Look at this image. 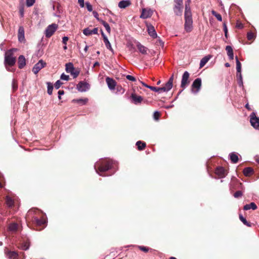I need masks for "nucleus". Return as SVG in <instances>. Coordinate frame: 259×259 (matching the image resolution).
<instances>
[{"label": "nucleus", "mask_w": 259, "mask_h": 259, "mask_svg": "<svg viewBox=\"0 0 259 259\" xmlns=\"http://www.w3.org/2000/svg\"><path fill=\"white\" fill-rule=\"evenodd\" d=\"M148 34L153 38H156L157 35L154 27L151 25H147Z\"/></svg>", "instance_id": "nucleus-14"}, {"label": "nucleus", "mask_w": 259, "mask_h": 259, "mask_svg": "<svg viewBox=\"0 0 259 259\" xmlns=\"http://www.w3.org/2000/svg\"><path fill=\"white\" fill-rule=\"evenodd\" d=\"M174 80V75L169 78L168 81L165 84V85L161 88L162 92H167L169 91L172 87V82Z\"/></svg>", "instance_id": "nucleus-7"}, {"label": "nucleus", "mask_w": 259, "mask_h": 259, "mask_svg": "<svg viewBox=\"0 0 259 259\" xmlns=\"http://www.w3.org/2000/svg\"><path fill=\"white\" fill-rule=\"evenodd\" d=\"M192 18L191 12L190 7V3L186 2L185 3V18Z\"/></svg>", "instance_id": "nucleus-15"}, {"label": "nucleus", "mask_w": 259, "mask_h": 259, "mask_svg": "<svg viewBox=\"0 0 259 259\" xmlns=\"http://www.w3.org/2000/svg\"><path fill=\"white\" fill-rule=\"evenodd\" d=\"M18 225L16 223H12L11 224L9 227V229L10 231L14 232L17 230Z\"/></svg>", "instance_id": "nucleus-34"}, {"label": "nucleus", "mask_w": 259, "mask_h": 259, "mask_svg": "<svg viewBox=\"0 0 259 259\" xmlns=\"http://www.w3.org/2000/svg\"><path fill=\"white\" fill-rule=\"evenodd\" d=\"M47 85H48V93L51 95L52 94V92H53V85L50 82H48L47 83Z\"/></svg>", "instance_id": "nucleus-39"}, {"label": "nucleus", "mask_w": 259, "mask_h": 259, "mask_svg": "<svg viewBox=\"0 0 259 259\" xmlns=\"http://www.w3.org/2000/svg\"><path fill=\"white\" fill-rule=\"evenodd\" d=\"M112 164L113 162L111 160L102 159L95 164L94 168L97 173L101 176L104 177L106 175H103L102 173L111 168Z\"/></svg>", "instance_id": "nucleus-1"}, {"label": "nucleus", "mask_w": 259, "mask_h": 259, "mask_svg": "<svg viewBox=\"0 0 259 259\" xmlns=\"http://www.w3.org/2000/svg\"><path fill=\"white\" fill-rule=\"evenodd\" d=\"M257 208L256 205L254 202H251L250 204H246L244 205L243 209L245 210H249L250 209H252L253 210H255Z\"/></svg>", "instance_id": "nucleus-22"}, {"label": "nucleus", "mask_w": 259, "mask_h": 259, "mask_svg": "<svg viewBox=\"0 0 259 259\" xmlns=\"http://www.w3.org/2000/svg\"><path fill=\"white\" fill-rule=\"evenodd\" d=\"M92 30L90 29L89 28H85L83 30V33L86 36H90L92 35Z\"/></svg>", "instance_id": "nucleus-40"}, {"label": "nucleus", "mask_w": 259, "mask_h": 259, "mask_svg": "<svg viewBox=\"0 0 259 259\" xmlns=\"http://www.w3.org/2000/svg\"><path fill=\"white\" fill-rule=\"evenodd\" d=\"M78 3L80 7L83 8L84 6V0H78Z\"/></svg>", "instance_id": "nucleus-58"}, {"label": "nucleus", "mask_w": 259, "mask_h": 259, "mask_svg": "<svg viewBox=\"0 0 259 259\" xmlns=\"http://www.w3.org/2000/svg\"><path fill=\"white\" fill-rule=\"evenodd\" d=\"M58 98L59 99H61V96L63 95L64 94V92L63 90H59L58 91Z\"/></svg>", "instance_id": "nucleus-59"}, {"label": "nucleus", "mask_w": 259, "mask_h": 259, "mask_svg": "<svg viewBox=\"0 0 259 259\" xmlns=\"http://www.w3.org/2000/svg\"><path fill=\"white\" fill-rule=\"evenodd\" d=\"M18 66L19 68H23L26 64V60L24 56L20 55L18 58Z\"/></svg>", "instance_id": "nucleus-18"}, {"label": "nucleus", "mask_w": 259, "mask_h": 259, "mask_svg": "<svg viewBox=\"0 0 259 259\" xmlns=\"http://www.w3.org/2000/svg\"><path fill=\"white\" fill-rule=\"evenodd\" d=\"M35 3V0H26V5L27 7L32 6Z\"/></svg>", "instance_id": "nucleus-46"}, {"label": "nucleus", "mask_w": 259, "mask_h": 259, "mask_svg": "<svg viewBox=\"0 0 259 259\" xmlns=\"http://www.w3.org/2000/svg\"><path fill=\"white\" fill-rule=\"evenodd\" d=\"M18 37L20 41H22L24 39V29L22 26L19 28Z\"/></svg>", "instance_id": "nucleus-19"}, {"label": "nucleus", "mask_w": 259, "mask_h": 259, "mask_svg": "<svg viewBox=\"0 0 259 259\" xmlns=\"http://www.w3.org/2000/svg\"><path fill=\"white\" fill-rule=\"evenodd\" d=\"M98 28H95L92 30V34H98Z\"/></svg>", "instance_id": "nucleus-60"}, {"label": "nucleus", "mask_w": 259, "mask_h": 259, "mask_svg": "<svg viewBox=\"0 0 259 259\" xmlns=\"http://www.w3.org/2000/svg\"><path fill=\"white\" fill-rule=\"evenodd\" d=\"M237 77L238 79H243L241 72H237Z\"/></svg>", "instance_id": "nucleus-61"}, {"label": "nucleus", "mask_w": 259, "mask_h": 259, "mask_svg": "<svg viewBox=\"0 0 259 259\" xmlns=\"http://www.w3.org/2000/svg\"><path fill=\"white\" fill-rule=\"evenodd\" d=\"M88 101V98L73 100V102H76L81 105H85Z\"/></svg>", "instance_id": "nucleus-30"}, {"label": "nucleus", "mask_w": 259, "mask_h": 259, "mask_svg": "<svg viewBox=\"0 0 259 259\" xmlns=\"http://www.w3.org/2000/svg\"><path fill=\"white\" fill-rule=\"evenodd\" d=\"M117 93H119L120 94H123L124 92V90L121 87H117L116 88Z\"/></svg>", "instance_id": "nucleus-48"}, {"label": "nucleus", "mask_w": 259, "mask_h": 259, "mask_svg": "<svg viewBox=\"0 0 259 259\" xmlns=\"http://www.w3.org/2000/svg\"><path fill=\"white\" fill-rule=\"evenodd\" d=\"M229 156L230 159L233 163H236L237 162L238 160V157L237 154L234 152H232L230 154Z\"/></svg>", "instance_id": "nucleus-24"}, {"label": "nucleus", "mask_w": 259, "mask_h": 259, "mask_svg": "<svg viewBox=\"0 0 259 259\" xmlns=\"http://www.w3.org/2000/svg\"><path fill=\"white\" fill-rule=\"evenodd\" d=\"M6 204L9 207L13 206L14 203V200L12 199L10 196H7L6 197Z\"/></svg>", "instance_id": "nucleus-27"}, {"label": "nucleus", "mask_w": 259, "mask_h": 259, "mask_svg": "<svg viewBox=\"0 0 259 259\" xmlns=\"http://www.w3.org/2000/svg\"><path fill=\"white\" fill-rule=\"evenodd\" d=\"M239 219L244 225H245L247 226H250V224L246 220V219L244 218H243V217L242 215H241V214L239 215Z\"/></svg>", "instance_id": "nucleus-41"}, {"label": "nucleus", "mask_w": 259, "mask_h": 259, "mask_svg": "<svg viewBox=\"0 0 259 259\" xmlns=\"http://www.w3.org/2000/svg\"><path fill=\"white\" fill-rule=\"evenodd\" d=\"M185 29L186 31L190 32L191 31L192 28V18H185Z\"/></svg>", "instance_id": "nucleus-11"}, {"label": "nucleus", "mask_w": 259, "mask_h": 259, "mask_svg": "<svg viewBox=\"0 0 259 259\" xmlns=\"http://www.w3.org/2000/svg\"><path fill=\"white\" fill-rule=\"evenodd\" d=\"M85 4H86V6H87V8L89 12L92 11V10H93L92 6L89 2H87L85 3Z\"/></svg>", "instance_id": "nucleus-52"}, {"label": "nucleus", "mask_w": 259, "mask_h": 259, "mask_svg": "<svg viewBox=\"0 0 259 259\" xmlns=\"http://www.w3.org/2000/svg\"><path fill=\"white\" fill-rule=\"evenodd\" d=\"M89 84L84 82L80 81L77 85V90L81 92H86L89 89Z\"/></svg>", "instance_id": "nucleus-9"}, {"label": "nucleus", "mask_w": 259, "mask_h": 259, "mask_svg": "<svg viewBox=\"0 0 259 259\" xmlns=\"http://www.w3.org/2000/svg\"><path fill=\"white\" fill-rule=\"evenodd\" d=\"M247 39L248 40H251V39H253L254 38V34L251 32H249L247 33Z\"/></svg>", "instance_id": "nucleus-44"}, {"label": "nucleus", "mask_w": 259, "mask_h": 259, "mask_svg": "<svg viewBox=\"0 0 259 259\" xmlns=\"http://www.w3.org/2000/svg\"><path fill=\"white\" fill-rule=\"evenodd\" d=\"M7 256L10 259H17L18 255L15 251H9Z\"/></svg>", "instance_id": "nucleus-26"}, {"label": "nucleus", "mask_w": 259, "mask_h": 259, "mask_svg": "<svg viewBox=\"0 0 259 259\" xmlns=\"http://www.w3.org/2000/svg\"><path fill=\"white\" fill-rule=\"evenodd\" d=\"M131 98L134 104H137L141 103L143 100V98L140 96H137L135 94H132L131 95Z\"/></svg>", "instance_id": "nucleus-17"}, {"label": "nucleus", "mask_w": 259, "mask_h": 259, "mask_svg": "<svg viewBox=\"0 0 259 259\" xmlns=\"http://www.w3.org/2000/svg\"><path fill=\"white\" fill-rule=\"evenodd\" d=\"M106 81L108 87L110 90H113L115 89L116 83L113 79L108 77L106 78Z\"/></svg>", "instance_id": "nucleus-13"}, {"label": "nucleus", "mask_w": 259, "mask_h": 259, "mask_svg": "<svg viewBox=\"0 0 259 259\" xmlns=\"http://www.w3.org/2000/svg\"><path fill=\"white\" fill-rule=\"evenodd\" d=\"M136 145L138 146V148L139 150H142L146 147V143L139 141L136 143Z\"/></svg>", "instance_id": "nucleus-31"}, {"label": "nucleus", "mask_w": 259, "mask_h": 259, "mask_svg": "<svg viewBox=\"0 0 259 259\" xmlns=\"http://www.w3.org/2000/svg\"><path fill=\"white\" fill-rule=\"evenodd\" d=\"M68 40V37L67 36H64L62 38V42L65 45H67V42Z\"/></svg>", "instance_id": "nucleus-53"}, {"label": "nucleus", "mask_w": 259, "mask_h": 259, "mask_svg": "<svg viewBox=\"0 0 259 259\" xmlns=\"http://www.w3.org/2000/svg\"><path fill=\"white\" fill-rule=\"evenodd\" d=\"M100 22L102 23V24L104 26L108 33H110L111 32V29L109 25L106 22L103 20H101Z\"/></svg>", "instance_id": "nucleus-32"}, {"label": "nucleus", "mask_w": 259, "mask_h": 259, "mask_svg": "<svg viewBox=\"0 0 259 259\" xmlns=\"http://www.w3.org/2000/svg\"><path fill=\"white\" fill-rule=\"evenodd\" d=\"M215 174L220 178L225 177L226 175L225 169L222 167H218L215 169Z\"/></svg>", "instance_id": "nucleus-16"}, {"label": "nucleus", "mask_w": 259, "mask_h": 259, "mask_svg": "<svg viewBox=\"0 0 259 259\" xmlns=\"http://www.w3.org/2000/svg\"><path fill=\"white\" fill-rule=\"evenodd\" d=\"M139 82L142 84V85H143L144 87H145L147 88H149L150 89V85H147V84H146L145 83H144V82L143 81H141L140 80H139Z\"/></svg>", "instance_id": "nucleus-63"}, {"label": "nucleus", "mask_w": 259, "mask_h": 259, "mask_svg": "<svg viewBox=\"0 0 259 259\" xmlns=\"http://www.w3.org/2000/svg\"><path fill=\"white\" fill-rule=\"evenodd\" d=\"M174 12L177 16H181L183 10V0H174Z\"/></svg>", "instance_id": "nucleus-3"}, {"label": "nucleus", "mask_w": 259, "mask_h": 259, "mask_svg": "<svg viewBox=\"0 0 259 259\" xmlns=\"http://www.w3.org/2000/svg\"><path fill=\"white\" fill-rule=\"evenodd\" d=\"M137 46L140 53L143 54H146L147 53V49L145 47L140 43H138Z\"/></svg>", "instance_id": "nucleus-25"}, {"label": "nucleus", "mask_w": 259, "mask_h": 259, "mask_svg": "<svg viewBox=\"0 0 259 259\" xmlns=\"http://www.w3.org/2000/svg\"><path fill=\"white\" fill-rule=\"evenodd\" d=\"M236 62L237 72H241V63L238 60V59L237 57H236Z\"/></svg>", "instance_id": "nucleus-36"}, {"label": "nucleus", "mask_w": 259, "mask_h": 259, "mask_svg": "<svg viewBox=\"0 0 259 259\" xmlns=\"http://www.w3.org/2000/svg\"><path fill=\"white\" fill-rule=\"evenodd\" d=\"M104 42L107 49L113 52V49L108 38L105 37V40H104Z\"/></svg>", "instance_id": "nucleus-33"}, {"label": "nucleus", "mask_w": 259, "mask_h": 259, "mask_svg": "<svg viewBox=\"0 0 259 259\" xmlns=\"http://www.w3.org/2000/svg\"><path fill=\"white\" fill-rule=\"evenodd\" d=\"M58 25L55 23L49 25L45 31L46 37L47 38L51 37L58 29Z\"/></svg>", "instance_id": "nucleus-4"}, {"label": "nucleus", "mask_w": 259, "mask_h": 259, "mask_svg": "<svg viewBox=\"0 0 259 259\" xmlns=\"http://www.w3.org/2000/svg\"><path fill=\"white\" fill-rule=\"evenodd\" d=\"M34 220L37 225L39 226L45 224L47 223L46 219L44 218H42L40 219H38L37 218H35Z\"/></svg>", "instance_id": "nucleus-29"}, {"label": "nucleus", "mask_w": 259, "mask_h": 259, "mask_svg": "<svg viewBox=\"0 0 259 259\" xmlns=\"http://www.w3.org/2000/svg\"><path fill=\"white\" fill-rule=\"evenodd\" d=\"M201 85V80L199 78H196L192 84V92L197 94L200 90Z\"/></svg>", "instance_id": "nucleus-5"}, {"label": "nucleus", "mask_w": 259, "mask_h": 259, "mask_svg": "<svg viewBox=\"0 0 259 259\" xmlns=\"http://www.w3.org/2000/svg\"><path fill=\"white\" fill-rule=\"evenodd\" d=\"M65 67L66 71L69 73H70L71 72L73 71L74 68L73 64L71 63H68L66 64Z\"/></svg>", "instance_id": "nucleus-28"}, {"label": "nucleus", "mask_w": 259, "mask_h": 259, "mask_svg": "<svg viewBox=\"0 0 259 259\" xmlns=\"http://www.w3.org/2000/svg\"><path fill=\"white\" fill-rule=\"evenodd\" d=\"M160 116V113L158 111H155L153 114V117L154 119L158 120Z\"/></svg>", "instance_id": "nucleus-50"}, {"label": "nucleus", "mask_w": 259, "mask_h": 259, "mask_svg": "<svg viewBox=\"0 0 259 259\" xmlns=\"http://www.w3.org/2000/svg\"><path fill=\"white\" fill-rule=\"evenodd\" d=\"M211 14L214 16L215 17V18L217 19V20L219 21H222V16L220 14L217 13L215 11L212 10L211 11Z\"/></svg>", "instance_id": "nucleus-38"}, {"label": "nucleus", "mask_w": 259, "mask_h": 259, "mask_svg": "<svg viewBox=\"0 0 259 259\" xmlns=\"http://www.w3.org/2000/svg\"><path fill=\"white\" fill-rule=\"evenodd\" d=\"M245 107H246V108H247L249 110H251V108H250V106H249V104L248 103L245 105Z\"/></svg>", "instance_id": "nucleus-64"}, {"label": "nucleus", "mask_w": 259, "mask_h": 259, "mask_svg": "<svg viewBox=\"0 0 259 259\" xmlns=\"http://www.w3.org/2000/svg\"><path fill=\"white\" fill-rule=\"evenodd\" d=\"M233 183H235L236 184V185H237V188H241V189L242 188V184L240 183H239L237 181H234Z\"/></svg>", "instance_id": "nucleus-56"}, {"label": "nucleus", "mask_w": 259, "mask_h": 259, "mask_svg": "<svg viewBox=\"0 0 259 259\" xmlns=\"http://www.w3.org/2000/svg\"><path fill=\"white\" fill-rule=\"evenodd\" d=\"M189 73L187 71L184 72L182 78L181 87L182 88H185L186 85L188 83V79Z\"/></svg>", "instance_id": "nucleus-10"}, {"label": "nucleus", "mask_w": 259, "mask_h": 259, "mask_svg": "<svg viewBox=\"0 0 259 259\" xmlns=\"http://www.w3.org/2000/svg\"><path fill=\"white\" fill-rule=\"evenodd\" d=\"M93 14L94 15V16L98 20V21H101L99 18V15H98V13L96 12V11H93Z\"/></svg>", "instance_id": "nucleus-57"}, {"label": "nucleus", "mask_w": 259, "mask_h": 259, "mask_svg": "<svg viewBox=\"0 0 259 259\" xmlns=\"http://www.w3.org/2000/svg\"><path fill=\"white\" fill-rule=\"evenodd\" d=\"M153 12L150 9H143L140 18L147 19L150 17L152 15Z\"/></svg>", "instance_id": "nucleus-12"}, {"label": "nucleus", "mask_w": 259, "mask_h": 259, "mask_svg": "<svg viewBox=\"0 0 259 259\" xmlns=\"http://www.w3.org/2000/svg\"><path fill=\"white\" fill-rule=\"evenodd\" d=\"M139 248H140V250H141L145 252H146L148 251V248L146 247H144V246H140L139 247Z\"/></svg>", "instance_id": "nucleus-54"}, {"label": "nucleus", "mask_w": 259, "mask_h": 259, "mask_svg": "<svg viewBox=\"0 0 259 259\" xmlns=\"http://www.w3.org/2000/svg\"><path fill=\"white\" fill-rule=\"evenodd\" d=\"M242 193L240 191H238L236 192L234 194V196L235 198L240 197L242 196Z\"/></svg>", "instance_id": "nucleus-49"}, {"label": "nucleus", "mask_w": 259, "mask_h": 259, "mask_svg": "<svg viewBox=\"0 0 259 259\" xmlns=\"http://www.w3.org/2000/svg\"><path fill=\"white\" fill-rule=\"evenodd\" d=\"M131 4L129 0H123L119 2L118 7L121 9H124L129 6Z\"/></svg>", "instance_id": "nucleus-20"}, {"label": "nucleus", "mask_w": 259, "mask_h": 259, "mask_svg": "<svg viewBox=\"0 0 259 259\" xmlns=\"http://www.w3.org/2000/svg\"><path fill=\"white\" fill-rule=\"evenodd\" d=\"M250 122L254 128L259 130V118L256 116L254 112H252L250 115Z\"/></svg>", "instance_id": "nucleus-6"}, {"label": "nucleus", "mask_w": 259, "mask_h": 259, "mask_svg": "<svg viewBox=\"0 0 259 259\" xmlns=\"http://www.w3.org/2000/svg\"><path fill=\"white\" fill-rule=\"evenodd\" d=\"M70 74L74 78H76L79 74V70L74 68L73 70L71 72Z\"/></svg>", "instance_id": "nucleus-35"}, {"label": "nucleus", "mask_w": 259, "mask_h": 259, "mask_svg": "<svg viewBox=\"0 0 259 259\" xmlns=\"http://www.w3.org/2000/svg\"><path fill=\"white\" fill-rule=\"evenodd\" d=\"M226 50L229 59L233 60L234 59V54L232 47L230 46H227L226 47Z\"/></svg>", "instance_id": "nucleus-21"}, {"label": "nucleus", "mask_w": 259, "mask_h": 259, "mask_svg": "<svg viewBox=\"0 0 259 259\" xmlns=\"http://www.w3.org/2000/svg\"><path fill=\"white\" fill-rule=\"evenodd\" d=\"M223 27H224V30L225 32V35L226 37H227L228 30H227V26L225 23H224Z\"/></svg>", "instance_id": "nucleus-55"}, {"label": "nucleus", "mask_w": 259, "mask_h": 259, "mask_svg": "<svg viewBox=\"0 0 259 259\" xmlns=\"http://www.w3.org/2000/svg\"><path fill=\"white\" fill-rule=\"evenodd\" d=\"M150 89L152 91L155 92H157V93H159L162 92L161 88H156V87L150 86Z\"/></svg>", "instance_id": "nucleus-42"}, {"label": "nucleus", "mask_w": 259, "mask_h": 259, "mask_svg": "<svg viewBox=\"0 0 259 259\" xmlns=\"http://www.w3.org/2000/svg\"><path fill=\"white\" fill-rule=\"evenodd\" d=\"M210 59V56H207L203 57L200 61V68L203 67L209 60Z\"/></svg>", "instance_id": "nucleus-23"}, {"label": "nucleus", "mask_w": 259, "mask_h": 259, "mask_svg": "<svg viewBox=\"0 0 259 259\" xmlns=\"http://www.w3.org/2000/svg\"><path fill=\"white\" fill-rule=\"evenodd\" d=\"M252 172V169L250 167H246L244 168L243 173L245 176H249Z\"/></svg>", "instance_id": "nucleus-37"}, {"label": "nucleus", "mask_w": 259, "mask_h": 259, "mask_svg": "<svg viewBox=\"0 0 259 259\" xmlns=\"http://www.w3.org/2000/svg\"><path fill=\"white\" fill-rule=\"evenodd\" d=\"M62 84V83L61 82V81L59 80H57L55 84H54V86H55V88L56 89H58L60 88V87H61V85Z\"/></svg>", "instance_id": "nucleus-45"}, {"label": "nucleus", "mask_w": 259, "mask_h": 259, "mask_svg": "<svg viewBox=\"0 0 259 259\" xmlns=\"http://www.w3.org/2000/svg\"><path fill=\"white\" fill-rule=\"evenodd\" d=\"M238 83L240 87H243V79H238Z\"/></svg>", "instance_id": "nucleus-62"}, {"label": "nucleus", "mask_w": 259, "mask_h": 259, "mask_svg": "<svg viewBox=\"0 0 259 259\" xmlns=\"http://www.w3.org/2000/svg\"><path fill=\"white\" fill-rule=\"evenodd\" d=\"M69 75H66L64 73H62L61 75V79L62 80L67 81L69 80Z\"/></svg>", "instance_id": "nucleus-47"}, {"label": "nucleus", "mask_w": 259, "mask_h": 259, "mask_svg": "<svg viewBox=\"0 0 259 259\" xmlns=\"http://www.w3.org/2000/svg\"><path fill=\"white\" fill-rule=\"evenodd\" d=\"M29 244L28 242H24L22 244L21 248L23 250H27L29 248Z\"/></svg>", "instance_id": "nucleus-43"}, {"label": "nucleus", "mask_w": 259, "mask_h": 259, "mask_svg": "<svg viewBox=\"0 0 259 259\" xmlns=\"http://www.w3.org/2000/svg\"><path fill=\"white\" fill-rule=\"evenodd\" d=\"M46 65V63L42 60H39L33 67L32 71L34 74H37L40 70L44 68Z\"/></svg>", "instance_id": "nucleus-8"}, {"label": "nucleus", "mask_w": 259, "mask_h": 259, "mask_svg": "<svg viewBox=\"0 0 259 259\" xmlns=\"http://www.w3.org/2000/svg\"><path fill=\"white\" fill-rule=\"evenodd\" d=\"M16 50H17L15 49H13L7 51L5 53V63L6 69L8 71H12V70L7 67V65L12 66L15 64L16 58L14 57L13 52Z\"/></svg>", "instance_id": "nucleus-2"}, {"label": "nucleus", "mask_w": 259, "mask_h": 259, "mask_svg": "<svg viewBox=\"0 0 259 259\" xmlns=\"http://www.w3.org/2000/svg\"><path fill=\"white\" fill-rule=\"evenodd\" d=\"M126 78L129 80H131V81H135L136 80V79L135 77L132 76V75H127L126 76Z\"/></svg>", "instance_id": "nucleus-51"}]
</instances>
